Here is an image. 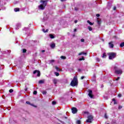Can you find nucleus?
<instances>
[{
  "instance_id": "nucleus-1",
  "label": "nucleus",
  "mask_w": 124,
  "mask_h": 124,
  "mask_svg": "<svg viewBox=\"0 0 124 124\" xmlns=\"http://www.w3.org/2000/svg\"><path fill=\"white\" fill-rule=\"evenodd\" d=\"M47 0H41L40 4L38 5V8L40 10H43L45 9V7L47 5Z\"/></svg>"
},
{
  "instance_id": "nucleus-2",
  "label": "nucleus",
  "mask_w": 124,
  "mask_h": 124,
  "mask_svg": "<svg viewBox=\"0 0 124 124\" xmlns=\"http://www.w3.org/2000/svg\"><path fill=\"white\" fill-rule=\"evenodd\" d=\"M70 85L72 87H75V86L78 85V79H77V77H75L73 79L71 82Z\"/></svg>"
},
{
  "instance_id": "nucleus-3",
  "label": "nucleus",
  "mask_w": 124,
  "mask_h": 124,
  "mask_svg": "<svg viewBox=\"0 0 124 124\" xmlns=\"http://www.w3.org/2000/svg\"><path fill=\"white\" fill-rule=\"evenodd\" d=\"M116 55H117V54L116 53L110 52L108 53L109 59L113 60V59H115L116 58Z\"/></svg>"
},
{
  "instance_id": "nucleus-4",
  "label": "nucleus",
  "mask_w": 124,
  "mask_h": 124,
  "mask_svg": "<svg viewBox=\"0 0 124 124\" xmlns=\"http://www.w3.org/2000/svg\"><path fill=\"white\" fill-rule=\"evenodd\" d=\"M93 121V117L92 115H89L86 122L87 123H92Z\"/></svg>"
},
{
  "instance_id": "nucleus-5",
  "label": "nucleus",
  "mask_w": 124,
  "mask_h": 124,
  "mask_svg": "<svg viewBox=\"0 0 124 124\" xmlns=\"http://www.w3.org/2000/svg\"><path fill=\"white\" fill-rule=\"evenodd\" d=\"M78 110L77 109V108H72V113L73 114H76L77 113Z\"/></svg>"
},
{
  "instance_id": "nucleus-6",
  "label": "nucleus",
  "mask_w": 124,
  "mask_h": 124,
  "mask_svg": "<svg viewBox=\"0 0 124 124\" xmlns=\"http://www.w3.org/2000/svg\"><path fill=\"white\" fill-rule=\"evenodd\" d=\"M88 95L91 97V98H93V91L91 90H89L88 91Z\"/></svg>"
},
{
  "instance_id": "nucleus-7",
  "label": "nucleus",
  "mask_w": 124,
  "mask_h": 124,
  "mask_svg": "<svg viewBox=\"0 0 124 124\" xmlns=\"http://www.w3.org/2000/svg\"><path fill=\"white\" fill-rule=\"evenodd\" d=\"M50 47L51 49H55V48H56V44L54 43H51L50 45Z\"/></svg>"
},
{
  "instance_id": "nucleus-8",
  "label": "nucleus",
  "mask_w": 124,
  "mask_h": 124,
  "mask_svg": "<svg viewBox=\"0 0 124 124\" xmlns=\"http://www.w3.org/2000/svg\"><path fill=\"white\" fill-rule=\"evenodd\" d=\"M33 74H36V73H37V76H38V77H39V76H40V71H38V70H35L33 72Z\"/></svg>"
},
{
  "instance_id": "nucleus-9",
  "label": "nucleus",
  "mask_w": 124,
  "mask_h": 124,
  "mask_svg": "<svg viewBox=\"0 0 124 124\" xmlns=\"http://www.w3.org/2000/svg\"><path fill=\"white\" fill-rule=\"evenodd\" d=\"M115 73H116V74H122L123 73V71L121 70H115Z\"/></svg>"
},
{
  "instance_id": "nucleus-10",
  "label": "nucleus",
  "mask_w": 124,
  "mask_h": 124,
  "mask_svg": "<svg viewBox=\"0 0 124 124\" xmlns=\"http://www.w3.org/2000/svg\"><path fill=\"white\" fill-rule=\"evenodd\" d=\"M53 82L54 85H57V84H58V82H59V80H58L56 78H54L53 79Z\"/></svg>"
},
{
  "instance_id": "nucleus-11",
  "label": "nucleus",
  "mask_w": 124,
  "mask_h": 124,
  "mask_svg": "<svg viewBox=\"0 0 124 124\" xmlns=\"http://www.w3.org/2000/svg\"><path fill=\"white\" fill-rule=\"evenodd\" d=\"M55 69L57 70V71H62V69H60V68H59V67L58 66H54Z\"/></svg>"
},
{
  "instance_id": "nucleus-12",
  "label": "nucleus",
  "mask_w": 124,
  "mask_h": 124,
  "mask_svg": "<svg viewBox=\"0 0 124 124\" xmlns=\"http://www.w3.org/2000/svg\"><path fill=\"white\" fill-rule=\"evenodd\" d=\"M109 48H113L114 47V45L113 44V42H110L108 43Z\"/></svg>"
},
{
  "instance_id": "nucleus-13",
  "label": "nucleus",
  "mask_w": 124,
  "mask_h": 124,
  "mask_svg": "<svg viewBox=\"0 0 124 124\" xmlns=\"http://www.w3.org/2000/svg\"><path fill=\"white\" fill-rule=\"evenodd\" d=\"M26 104H29V105H31V106H33V107H36V106H34L33 104H31L29 101H27Z\"/></svg>"
},
{
  "instance_id": "nucleus-14",
  "label": "nucleus",
  "mask_w": 124,
  "mask_h": 124,
  "mask_svg": "<svg viewBox=\"0 0 124 124\" xmlns=\"http://www.w3.org/2000/svg\"><path fill=\"white\" fill-rule=\"evenodd\" d=\"M49 36L50 38H51V39L55 38V36L52 34H50L49 35Z\"/></svg>"
},
{
  "instance_id": "nucleus-15",
  "label": "nucleus",
  "mask_w": 124,
  "mask_h": 124,
  "mask_svg": "<svg viewBox=\"0 0 124 124\" xmlns=\"http://www.w3.org/2000/svg\"><path fill=\"white\" fill-rule=\"evenodd\" d=\"M81 55H87V53H85L84 52H81L79 53H78V56H81Z\"/></svg>"
},
{
  "instance_id": "nucleus-16",
  "label": "nucleus",
  "mask_w": 124,
  "mask_h": 124,
  "mask_svg": "<svg viewBox=\"0 0 124 124\" xmlns=\"http://www.w3.org/2000/svg\"><path fill=\"white\" fill-rule=\"evenodd\" d=\"M87 29L90 31H93V28H92L91 26H88Z\"/></svg>"
},
{
  "instance_id": "nucleus-17",
  "label": "nucleus",
  "mask_w": 124,
  "mask_h": 124,
  "mask_svg": "<svg viewBox=\"0 0 124 124\" xmlns=\"http://www.w3.org/2000/svg\"><path fill=\"white\" fill-rule=\"evenodd\" d=\"M60 58L61 59V60H66V57L64 56H61L60 57Z\"/></svg>"
},
{
  "instance_id": "nucleus-18",
  "label": "nucleus",
  "mask_w": 124,
  "mask_h": 124,
  "mask_svg": "<svg viewBox=\"0 0 124 124\" xmlns=\"http://www.w3.org/2000/svg\"><path fill=\"white\" fill-rule=\"evenodd\" d=\"M97 22L98 25H101V20H99V19H97Z\"/></svg>"
},
{
  "instance_id": "nucleus-19",
  "label": "nucleus",
  "mask_w": 124,
  "mask_h": 124,
  "mask_svg": "<svg viewBox=\"0 0 124 124\" xmlns=\"http://www.w3.org/2000/svg\"><path fill=\"white\" fill-rule=\"evenodd\" d=\"M14 10L15 12H18V11H20V9L19 8H16Z\"/></svg>"
},
{
  "instance_id": "nucleus-20",
  "label": "nucleus",
  "mask_w": 124,
  "mask_h": 124,
  "mask_svg": "<svg viewBox=\"0 0 124 124\" xmlns=\"http://www.w3.org/2000/svg\"><path fill=\"white\" fill-rule=\"evenodd\" d=\"M88 24H89L90 26H93V23H92L90 20H87Z\"/></svg>"
},
{
  "instance_id": "nucleus-21",
  "label": "nucleus",
  "mask_w": 124,
  "mask_h": 124,
  "mask_svg": "<svg viewBox=\"0 0 124 124\" xmlns=\"http://www.w3.org/2000/svg\"><path fill=\"white\" fill-rule=\"evenodd\" d=\"M44 82H45V80H41L39 81V84H44Z\"/></svg>"
},
{
  "instance_id": "nucleus-22",
  "label": "nucleus",
  "mask_w": 124,
  "mask_h": 124,
  "mask_svg": "<svg viewBox=\"0 0 124 124\" xmlns=\"http://www.w3.org/2000/svg\"><path fill=\"white\" fill-rule=\"evenodd\" d=\"M120 46L121 48H123V47H124V42L121 43L120 45Z\"/></svg>"
},
{
  "instance_id": "nucleus-23",
  "label": "nucleus",
  "mask_w": 124,
  "mask_h": 124,
  "mask_svg": "<svg viewBox=\"0 0 124 124\" xmlns=\"http://www.w3.org/2000/svg\"><path fill=\"white\" fill-rule=\"evenodd\" d=\"M43 32H48V31H49V30L48 29H43Z\"/></svg>"
},
{
  "instance_id": "nucleus-24",
  "label": "nucleus",
  "mask_w": 124,
  "mask_h": 124,
  "mask_svg": "<svg viewBox=\"0 0 124 124\" xmlns=\"http://www.w3.org/2000/svg\"><path fill=\"white\" fill-rule=\"evenodd\" d=\"M106 57H107V56H106V53H103V56H102L103 59H105V58H106Z\"/></svg>"
},
{
  "instance_id": "nucleus-25",
  "label": "nucleus",
  "mask_w": 124,
  "mask_h": 124,
  "mask_svg": "<svg viewBox=\"0 0 124 124\" xmlns=\"http://www.w3.org/2000/svg\"><path fill=\"white\" fill-rule=\"evenodd\" d=\"M112 101L113 102L114 104H117V102L116 101V100H115V99H112Z\"/></svg>"
},
{
  "instance_id": "nucleus-26",
  "label": "nucleus",
  "mask_w": 124,
  "mask_h": 124,
  "mask_svg": "<svg viewBox=\"0 0 124 124\" xmlns=\"http://www.w3.org/2000/svg\"><path fill=\"white\" fill-rule=\"evenodd\" d=\"M54 74H55L56 76H60V73L58 72H55Z\"/></svg>"
},
{
  "instance_id": "nucleus-27",
  "label": "nucleus",
  "mask_w": 124,
  "mask_h": 124,
  "mask_svg": "<svg viewBox=\"0 0 124 124\" xmlns=\"http://www.w3.org/2000/svg\"><path fill=\"white\" fill-rule=\"evenodd\" d=\"M79 61H85V58H84V57H82L81 58L79 59Z\"/></svg>"
},
{
  "instance_id": "nucleus-28",
  "label": "nucleus",
  "mask_w": 124,
  "mask_h": 124,
  "mask_svg": "<svg viewBox=\"0 0 124 124\" xmlns=\"http://www.w3.org/2000/svg\"><path fill=\"white\" fill-rule=\"evenodd\" d=\"M42 93H43V94H46V93H47V92H46V91H42Z\"/></svg>"
},
{
  "instance_id": "nucleus-29",
  "label": "nucleus",
  "mask_w": 124,
  "mask_h": 124,
  "mask_svg": "<svg viewBox=\"0 0 124 124\" xmlns=\"http://www.w3.org/2000/svg\"><path fill=\"white\" fill-rule=\"evenodd\" d=\"M77 124H81V121H80V120H78V121H77Z\"/></svg>"
},
{
  "instance_id": "nucleus-30",
  "label": "nucleus",
  "mask_w": 124,
  "mask_h": 124,
  "mask_svg": "<svg viewBox=\"0 0 124 124\" xmlns=\"http://www.w3.org/2000/svg\"><path fill=\"white\" fill-rule=\"evenodd\" d=\"M22 52H23V53H26V52H27V49H23L22 50Z\"/></svg>"
},
{
  "instance_id": "nucleus-31",
  "label": "nucleus",
  "mask_w": 124,
  "mask_h": 124,
  "mask_svg": "<svg viewBox=\"0 0 124 124\" xmlns=\"http://www.w3.org/2000/svg\"><path fill=\"white\" fill-rule=\"evenodd\" d=\"M50 62L51 63H52V62H55V60H50Z\"/></svg>"
},
{
  "instance_id": "nucleus-32",
  "label": "nucleus",
  "mask_w": 124,
  "mask_h": 124,
  "mask_svg": "<svg viewBox=\"0 0 124 124\" xmlns=\"http://www.w3.org/2000/svg\"><path fill=\"white\" fill-rule=\"evenodd\" d=\"M80 41H81V42H85V39H81L80 40Z\"/></svg>"
},
{
  "instance_id": "nucleus-33",
  "label": "nucleus",
  "mask_w": 124,
  "mask_h": 124,
  "mask_svg": "<svg viewBox=\"0 0 124 124\" xmlns=\"http://www.w3.org/2000/svg\"><path fill=\"white\" fill-rule=\"evenodd\" d=\"M36 93H37V91H35L33 92V94H36Z\"/></svg>"
},
{
  "instance_id": "nucleus-34",
  "label": "nucleus",
  "mask_w": 124,
  "mask_h": 124,
  "mask_svg": "<svg viewBox=\"0 0 124 124\" xmlns=\"http://www.w3.org/2000/svg\"><path fill=\"white\" fill-rule=\"evenodd\" d=\"M122 108H123V106H119L118 107L119 109H122Z\"/></svg>"
},
{
  "instance_id": "nucleus-35",
  "label": "nucleus",
  "mask_w": 124,
  "mask_h": 124,
  "mask_svg": "<svg viewBox=\"0 0 124 124\" xmlns=\"http://www.w3.org/2000/svg\"><path fill=\"white\" fill-rule=\"evenodd\" d=\"M105 119H108V116H107V114L105 115Z\"/></svg>"
},
{
  "instance_id": "nucleus-36",
  "label": "nucleus",
  "mask_w": 124,
  "mask_h": 124,
  "mask_svg": "<svg viewBox=\"0 0 124 124\" xmlns=\"http://www.w3.org/2000/svg\"><path fill=\"white\" fill-rule=\"evenodd\" d=\"M9 92L10 93H13V90H12V89L10 90Z\"/></svg>"
},
{
  "instance_id": "nucleus-37",
  "label": "nucleus",
  "mask_w": 124,
  "mask_h": 124,
  "mask_svg": "<svg viewBox=\"0 0 124 124\" xmlns=\"http://www.w3.org/2000/svg\"><path fill=\"white\" fill-rule=\"evenodd\" d=\"M118 80H120V77H118V78L116 79V81H118Z\"/></svg>"
},
{
  "instance_id": "nucleus-38",
  "label": "nucleus",
  "mask_w": 124,
  "mask_h": 124,
  "mask_svg": "<svg viewBox=\"0 0 124 124\" xmlns=\"http://www.w3.org/2000/svg\"><path fill=\"white\" fill-rule=\"evenodd\" d=\"M52 104H53V105H55V104H56V102L55 101H53V102H52Z\"/></svg>"
},
{
  "instance_id": "nucleus-39",
  "label": "nucleus",
  "mask_w": 124,
  "mask_h": 124,
  "mask_svg": "<svg viewBox=\"0 0 124 124\" xmlns=\"http://www.w3.org/2000/svg\"><path fill=\"white\" fill-rule=\"evenodd\" d=\"M74 32H76V31H77V29H75L74 30Z\"/></svg>"
},
{
  "instance_id": "nucleus-40",
  "label": "nucleus",
  "mask_w": 124,
  "mask_h": 124,
  "mask_svg": "<svg viewBox=\"0 0 124 124\" xmlns=\"http://www.w3.org/2000/svg\"><path fill=\"white\" fill-rule=\"evenodd\" d=\"M118 96H119V97H121V96H122V94H118Z\"/></svg>"
},
{
  "instance_id": "nucleus-41",
  "label": "nucleus",
  "mask_w": 124,
  "mask_h": 124,
  "mask_svg": "<svg viewBox=\"0 0 124 124\" xmlns=\"http://www.w3.org/2000/svg\"><path fill=\"white\" fill-rule=\"evenodd\" d=\"M96 17H99L100 16V15L99 14H97L96 15Z\"/></svg>"
},
{
  "instance_id": "nucleus-42",
  "label": "nucleus",
  "mask_w": 124,
  "mask_h": 124,
  "mask_svg": "<svg viewBox=\"0 0 124 124\" xmlns=\"http://www.w3.org/2000/svg\"><path fill=\"white\" fill-rule=\"evenodd\" d=\"M84 78H85V77H81V80H83V79H84Z\"/></svg>"
},
{
  "instance_id": "nucleus-43",
  "label": "nucleus",
  "mask_w": 124,
  "mask_h": 124,
  "mask_svg": "<svg viewBox=\"0 0 124 124\" xmlns=\"http://www.w3.org/2000/svg\"><path fill=\"white\" fill-rule=\"evenodd\" d=\"M116 7H113V10H116Z\"/></svg>"
},
{
  "instance_id": "nucleus-44",
  "label": "nucleus",
  "mask_w": 124,
  "mask_h": 124,
  "mask_svg": "<svg viewBox=\"0 0 124 124\" xmlns=\"http://www.w3.org/2000/svg\"><path fill=\"white\" fill-rule=\"evenodd\" d=\"M62 1H65L66 0H61Z\"/></svg>"
},
{
  "instance_id": "nucleus-45",
  "label": "nucleus",
  "mask_w": 124,
  "mask_h": 124,
  "mask_svg": "<svg viewBox=\"0 0 124 124\" xmlns=\"http://www.w3.org/2000/svg\"><path fill=\"white\" fill-rule=\"evenodd\" d=\"M42 52L43 53H44V52H45V50H42Z\"/></svg>"
},
{
  "instance_id": "nucleus-46",
  "label": "nucleus",
  "mask_w": 124,
  "mask_h": 124,
  "mask_svg": "<svg viewBox=\"0 0 124 124\" xmlns=\"http://www.w3.org/2000/svg\"><path fill=\"white\" fill-rule=\"evenodd\" d=\"M75 23L76 24V23H77V20H75Z\"/></svg>"
},
{
  "instance_id": "nucleus-47",
  "label": "nucleus",
  "mask_w": 124,
  "mask_h": 124,
  "mask_svg": "<svg viewBox=\"0 0 124 124\" xmlns=\"http://www.w3.org/2000/svg\"><path fill=\"white\" fill-rule=\"evenodd\" d=\"M85 114H89V112H85Z\"/></svg>"
},
{
  "instance_id": "nucleus-48",
  "label": "nucleus",
  "mask_w": 124,
  "mask_h": 124,
  "mask_svg": "<svg viewBox=\"0 0 124 124\" xmlns=\"http://www.w3.org/2000/svg\"><path fill=\"white\" fill-rule=\"evenodd\" d=\"M27 90H28V89H27V88L25 89V91H27Z\"/></svg>"
},
{
  "instance_id": "nucleus-49",
  "label": "nucleus",
  "mask_w": 124,
  "mask_h": 124,
  "mask_svg": "<svg viewBox=\"0 0 124 124\" xmlns=\"http://www.w3.org/2000/svg\"><path fill=\"white\" fill-rule=\"evenodd\" d=\"M108 5H111V4H109Z\"/></svg>"
},
{
  "instance_id": "nucleus-50",
  "label": "nucleus",
  "mask_w": 124,
  "mask_h": 124,
  "mask_svg": "<svg viewBox=\"0 0 124 124\" xmlns=\"http://www.w3.org/2000/svg\"><path fill=\"white\" fill-rule=\"evenodd\" d=\"M108 8H110V7H108Z\"/></svg>"
},
{
  "instance_id": "nucleus-51",
  "label": "nucleus",
  "mask_w": 124,
  "mask_h": 124,
  "mask_svg": "<svg viewBox=\"0 0 124 124\" xmlns=\"http://www.w3.org/2000/svg\"><path fill=\"white\" fill-rule=\"evenodd\" d=\"M73 36H75V35H73Z\"/></svg>"
}]
</instances>
